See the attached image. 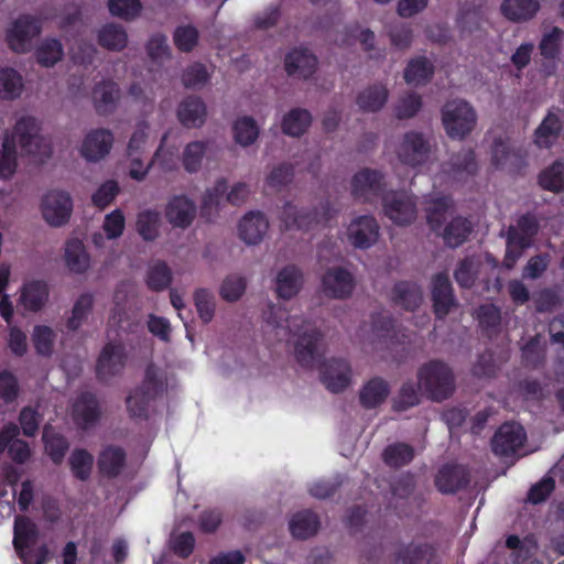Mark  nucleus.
<instances>
[{"label": "nucleus", "mask_w": 564, "mask_h": 564, "mask_svg": "<svg viewBox=\"0 0 564 564\" xmlns=\"http://www.w3.org/2000/svg\"><path fill=\"white\" fill-rule=\"evenodd\" d=\"M329 207L323 206V213L313 212L306 208H299L296 205L286 203L280 213V219L285 229L308 230L314 226L327 221Z\"/></svg>", "instance_id": "nucleus-17"}, {"label": "nucleus", "mask_w": 564, "mask_h": 564, "mask_svg": "<svg viewBox=\"0 0 564 564\" xmlns=\"http://www.w3.org/2000/svg\"><path fill=\"white\" fill-rule=\"evenodd\" d=\"M312 124V115L308 110L294 108L288 111L281 120V130L284 134L299 138L303 135Z\"/></svg>", "instance_id": "nucleus-41"}, {"label": "nucleus", "mask_w": 564, "mask_h": 564, "mask_svg": "<svg viewBox=\"0 0 564 564\" xmlns=\"http://www.w3.org/2000/svg\"><path fill=\"white\" fill-rule=\"evenodd\" d=\"M259 135L260 127L252 117L241 116L234 121L232 138L238 145L248 148L256 143Z\"/></svg>", "instance_id": "nucleus-44"}, {"label": "nucleus", "mask_w": 564, "mask_h": 564, "mask_svg": "<svg viewBox=\"0 0 564 564\" xmlns=\"http://www.w3.org/2000/svg\"><path fill=\"white\" fill-rule=\"evenodd\" d=\"M387 183L384 175L372 169H362L354 174L350 181V192L359 203H373L384 192Z\"/></svg>", "instance_id": "nucleus-11"}, {"label": "nucleus", "mask_w": 564, "mask_h": 564, "mask_svg": "<svg viewBox=\"0 0 564 564\" xmlns=\"http://www.w3.org/2000/svg\"><path fill=\"white\" fill-rule=\"evenodd\" d=\"M95 306V294L83 292L74 301L65 325L68 330L76 332L87 324Z\"/></svg>", "instance_id": "nucleus-31"}, {"label": "nucleus", "mask_w": 564, "mask_h": 564, "mask_svg": "<svg viewBox=\"0 0 564 564\" xmlns=\"http://www.w3.org/2000/svg\"><path fill=\"white\" fill-rule=\"evenodd\" d=\"M91 97L96 110L101 115H107L116 108L120 90L115 82L102 80L96 84Z\"/></svg>", "instance_id": "nucleus-36"}, {"label": "nucleus", "mask_w": 564, "mask_h": 564, "mask_svg": "<svg viewBox=\"0 0 564 564\" xmlns=\"http://www.w3.org/2000/svg\"><path fill=\"white\" fill-rule=\"evenodd\" d=\"M391 297L395 305L408 311L419 307L423 300L421 289L410 282L397 283L392 290Z\"/></svg>", "instance_id": "nucleus-45"}, {"label": "nucleus", "mask_w": 564, "mask_h": 564, "mask_svg": "<svg viewBox=\"0 0 564 564\" xmlns=\"http://www.w3.org/2000/svg\"><path fill=\"white\" fill-rule=\"evenodd\" d=\"M25 82L20 72L13 67H0V100L13 101L23 95Z\"/></svg>", "instance_id": "nucleus-34"}, {"label": "nucleus", "mask_w": 564, "mask_h": 564, "mask_svg": "<svg viewBox=\"0 0 564 564\" xmlns=\"http://www.w3.org/2000/svg\"><path fill=\"white\" fill-rule=\"evenodd\" d=\"M319 528L318 517L307 510L295 513L289 522L290 532L297 540L310 539L317 533Z\"/></svg>", "instance_id": "nucleus-40"}, {"label": "nucleus", "mask_w": 564, "mask_h": 564, "mask_svg": "<svg viewBox=\"0 0 564 564\" xmlns=\"http://www.w3.org/2000/svg\"><path fill=\"white\" fill-rule=\"evenodd\" d=\"M355 288L352 274L340 267L328 269L322 280L324 294L333 299L349 297Z\"/></svg>", "instance_id": "nucleus-21"}, {"label": "nucleus", "mask_w": 564, "mask_h": 564, "mask_svg": "<svg viewBox=\"0 0 564 564\" xmlns=\"http://www.w3.org/2000/svg\"><path fill=\"white\" fill-rule=\"evenodd\" d=\"M441 121L446 135L452 140L463 141L476 129L478 113L465 99L446 101L441 109Z\"/></svg>", "instance_id": "nucleus-3"}, {"label": "nucleus", "mask_w": 564, "mask_h": 564, "mask_svg": "<svg viewBox=\"0 0 564 564\" xmlns=\"http://www.w3.org/2000/svg\"><path fill=\"white\" fill-rule=\"evenodd\" d=\"M269 229V221L262 213H247L237 225L239 239L247 246L262 242Z\"/></svg>", "instance_id": "nucleus-22"}, {"label": "nucleus", "mask_w": 564, "mask_h": 564, "mask_svg": "<svg viewBox=\"0 0 564 564\" xmlns=\"http://www.w3.org/2000/svg\"><path fill=\"white\" fill-rule=\"evenodd\" d=\"M562 130V119L558 112L549 111L546 117L535 129L534 142L539 148H550L558 139Z\"/></svg>", "instance_id": "nucleus-38"}, {"label": "nucleus", "mask_w": 564, "mask_h": 564, "mask_svg": "<svg viewBox=\"0 0 564 564\" xmlns=\"http://www.w3.org/2000/svg\"><path fill=\"white\" fill-rule=\"evenodd\" d=\"M540 185L554 193L564 189V164L562 162H554L551 166L543 170L539 176Z\"/></svg>", "instance_id": "nucleus-60"}, {"label": "nucleus", "mask_w": 564, "mask_h": 564, "mask_svg": "<svg viewBox=\"0 0 564 564\" xmlns=\"http://www.w3.org/2000/svg\"><path fill=\"white\" fill-rule=\"evenodd\" d=\"M126 454L119 447L109 446L98 457L100 473L108 477H116L124 466Z\"/></svg>", "instance_id": "nucleus-51"}, {"label": "nucleus", "mask_w": 564, "mask_h": 564, "mask_svg": "<svg viewBox=\"0 0 564 564\" xmlns=\"http://www.w3.org/2000/svg\"><path fill=\"white\" fill-rule=\"evenodd\" d=\"M540 9L538 0H503L502 14L510 21L523 22L535 17Z\"/></svg>", "instance_id": "nucleus-42"}, {"label": "nucleus", "mask_w": 564, "mask_h": 564, "mask_svg": "<svg viewBox=\"0 0 564 564\" xmlns=\"http://www.w3.org/2000/svg\"><path fill=\"white\" fill-rule=\"evenodd\" d=\"M451 202L447 197L431 198L426 206V218L434 231H440L447 218Z\"/></svg>", "instance_id": "nucleus-56"}, {"label": "nucleus", "mask_w": 564, "mask_h": 564, "mask_svg": "<svg viewBox=\"0 0 564 564\" xmlns=\"http://www.w3.org/2000/svg\"><path fill=\"white\" fill-rule=\"evenodd\" d=\"M39 538L36 524L26 517L18 516L13 527V546L23 564H30L25 549Z\"/></svg>", "instance_id": "nucleus-27"}, {"label": "nucleus", "mask_w": 564, "mask_h": 564, "mask_svg": "<svg viewBox=\"0 0 564 564\" xmlns=\"http://www.w3.org/2000/svg\"><path fill=\"white\" fill-rule=\"evenodd\" d=\"M395 154L405 165L417 167L425 164L431 154L430 140L419 131H408L400 139Z\"/></svg>", "instance_id": "nucleus-10"}, {"label": "nucleus", "mask_w": 564, "mask_h": 564, "mask_svg": "<svg viewBox=\"0 0 564 564\" xmlns=\"http://www.w3.org/2000/svg\"><path fill=\"white\" fill-rule=\"evenodd\" d=\"M69 466L73 475L80 479L86 480L93 469L94 457L85 449H75L69 456Z\"/></svg>", "instance_id": "nucleus-64"}, {"label": "nucleus", "mask_w": 564, "mask_h": 564, "mask_svg": "<svg viewBox=\"0 0 564 564\" xmlns=\"http://www.w3.org/2000/svg\"><path fill=\"white\" fill-rule=\"evenodd\" d=\"M162 218L159 210L143 209L138 213L135 230L144 241H154L160 237Z\"/></svg>", "instance_id": "nucleus-43"}, {"label": "nucleus", "mask_w": 564, "mask_h": 564, "mask_svg": "<svg viewBox=\"0 0 564 564\" xmlns=\"http://www.w3.org/2000/svg\"><path fill=\"white\" fill-rule=\"evenodd\" d=\"M66 269L73 274H86L91 269V256L85 243L78 238L68 239L63 249Z\"/></svg>", "instance_id": "nucleus-23"}, {"label": "nucleus", "mask_w": 564, "mask_h": 564, "mask_svg": "<svg viewBox=\"0 0 564 564\" xmlns=\"http://www.w3.org/2000/svg\"><path fill=\"white\" fill-rule=\"evenodd\" d=\"M317 66L316 57L307 50H294L285 57V69L289 75L306 79Z\"/></svg>", "instance_id": "nucleus-32"}, {"label": "nucleus", "mask_w": 564, "mask_h": 564, "mask_svg": "<svg viewBox=\"0 0 564 564\" xmlns=\"http://www.w3.org/2000/svg\"><path fill=\"white\" fill-rule=\"evenodd\" d=\"M389 90L386 85L376 83L361 89L356 96V105L361 112L375 113L387 104Z\"/></svg>", "instance_id": "nucleus-29"}, {"label": "nucleus", "mask_w": 564, "mask_h": 564, "mask_svg": "<svg viewBox=\"0 0 564 564\" xmlns=\"http://www.w3.org/2000/svg\"><path fill=\"white\" fill-rule=\"evenodd\" d=\"M11 139L14 148L22 158H29L34 162H43L52 154V148L46 138L41 134V127L36 118L21 116L17 118L11 131L3 135Z\"/></svg>", "instance_id": "nucleus-2"}, {"label": "nucleus", "mask_w": 564, "mask_h": 564, "mask_svg": "<svg viewBox=\"0 0 564 564\" xmlns=\"http://www.w3.org/2000/svg\"><path fill=\"white\" fill-rule=\"evenodd\" d=\"M176 115L184 127L199 128L206 121L207 107L200 98L187 97L180 102Z\"/></svg>", "instance_id": "nucleus-30"}, {"label": "nucleus", "mask_w": 564, "mask_h": 564, "mask_svg": "<svg viewBox=\"0 0 564 564\" xmlns=\"http://www.w3.org/2000/svg\"><path fill=\"white\" fill-rule=\"evenodd\" d=\"M44 221L51 227H62L70 218L73 200L67 192L53 189L45 193L40 203Z\"/></svg>", "instance_id": "nucleus-12"}, {"label": "nucleus", "mask_w": 564, "mask_h": 564, "mask_svg": "<svg viewBox=\"0 0 564 564\" xmlns=\"http://www.w3.org/2000/svg\"><path fill=\"white\" fill-rule=\"evenodd\" d=\"M470 224L462 217L453 218L443 229V238L449 247H458L470 234Z\"/></svg>", "instance_id": "nucleus-55"}, {"label": "nucleus", "mask_w": 564, "mask_h": 564, "mask_svg": "<svg viewBox=\"0 0 564 564\" xmlns=\"http://www.w3.org/2000/svg\"><path fill=\"white\" fill-rule=\"evenodd\" d=\"M384 215L398 226L412 224L417 215L415 197L406 193L392 192L382 198Z\"/></svg>", "instance_id": "nucleus-13"}, {"label": "nucleus", "mask_w": 564, "mask_h": 564, "mask_svg": "<svg viewBox=\"0 0 564 564\" xmlns=\"http://www.w3.org/2000/svg\"><path fill=\"white\" fill-rule=\"evenodd\" d=\"M304 285V275L300 268L286 265L280 269L274 279V291L278 297L291 300L295 297Z\"/></svg>", "instance_id": "nucleus-25"}, {"label": "nucleus", "mask_w": 564, "mask_h": 564, "mask_svg": "<svg viewBox=\"0 0 564 564\" xmlns=\"http://www.w3.org/2000/svg\"><path fill=\"white\" fill-rule=\"evenodd\" d=\"M356 337L362 349L368 354L390 348L394 338V328L389 316H373L370 322L362 323Z\"/></svg>", "instance_id": "nucleus-7"}, {"label": "nucleus", "mask_w": 564, "mask_h": 564, "mask_svg": "<svg viewBox=\"0 0 564 564\" xmlns=\"http://www.w3.org/2000/svg\"><path fill=\"white\" fill-rule=\"evenodd\" d=\"M127 354L121 344H107L97 360L96 372L100 380L108 381L119 376L126 366Z\"/></svg>", "instance_id": "nucleus-18"}, {"label": "nucleus", "mask_w": 564, "mask_h": 564, "mask_svg": "<svg viewBox=\"0 0 564 564\" xmlns=\"http://www.w3.org/2000/svg\"><path fill=\"white\" fill-rule=\"evenodd\" d=\"M151 137L152 129L150 122L144 119L137 121L127 143L126 151L132 154H138L139 152L144 153Z\"/></svg>", "instance_id": "nucleus-57"}, {"label": "nucleus", "mask_w": 564, "mask_h": 564, "mask_svg": "<svg viewBox=\"0 0 564 564\" xmlns=\"http://www.w3.org/2000/svg\"><path fill=\"white\" fill-rule=\"evenodd\" d=\"M124 229V214L117 208L105 215L100 230L90 235V242L100 254L115 257L116 241L123 236Z\"/></svg>", "instance_id": "nucleus-8"}, {"label": "nucleus", "mask_w": 564, "mask_h": 564, "mask_svg": "<svg viewBox=\"0 0 564 564\" xmlns=\"http://www.w3.org/2000/svg\"><path fill=\"white\" fill-rule=\"evenodd\" d=\"M193 300L199 319L204 324L210 323L216 312L215 295L207 289H197L193 294Z\"/></svg>", "instance_id": "nucleus-58"}, {"label": "nucleus", "mask_w": 564, "mask_h": 564, "mask_svg": "<svg viewBox=\"0 0 564 564\" xmlns=\"http://www.w3.org/2000/svg\"><path fill=\"white\" fill-rule=\"evenodd\" d=\"M478 272L479 261L475 258H466L458 263L454 278L460 288L469 289L474 285Z\"/></svg>", "instance_id": "nucleus-63"}, {"label": "nucleus", "mask_w": 564, "mask_h": 564, "mask_svg": "<svg viewBox=\"0 0 564 564\" xmlns=\"http://www.w3.org/2000/svg\"><path fill=\"white\" fill-rule=\"evenodd\" d=\"M70 415L78 427L88 429L93 426L100 415L95 397L90 393L80 394L72 405Z\"/></svg>", "instance_id": "nucleus-28"}, {"label": "nucleus", "mask_w": 564, "mask_h": 564, "mask_svg": "<svg viewBox=\"0 0 564 564\" xmlns=\"http://www.w3.org/2000/svg\"><path fill=\"white\" fill-rule=\"evenodd\" d=\"M213 141L210 140H196L189 142L183 151L182 162L184 169L188 173L197 172L203 163V159L208 151L212 150Z\"/></svg>", "instance_id": "nucleus-48"}, {"label": "nucleus", "mask_w": 564, "mask_h": 564, "mask_svg": "<svg viewBox=\"0 0 564 564\" xmlns=\"http://www.w3.org/2000/svg\"><path fill=\"white\" fill-rule=\"evenodd\" d=\"M268 327H271L279 340L293 337L294 356L297 362L306 368L319 365L323 355L322 336L317 328L300 317L288 318L283 308L269 305L263 313Z\"/></svg>", "instance_id": "nucleus-1"}, {"label": "nucleus", "mask_w": 564, "mask_h": 564, "mask_svg": "<svg viewBox=\"0 0 564 564\" xmlns=\"http://www.w3.org/2000/svg\"><path fill=\"white\" fill-rule=\"evenodd\" d=\"M479 165L473 149L464 148L453 154L444 166V173L455 182H466L477 175Z\"/></svg>", "instance_id": "nucleus-20"}, {"label": "nucleus", "mask_w": 564, "mask_h": 564, "mask_svg": "<svg viewBox=\"0 0 564 564\" xmlns=\"http://www.w3.org/2000/svg\"><path fill=\"white\" fill-rule=\"evenodd\" d=\"M19 152L14 148L11 139L3 137L0 147V180H11L18 169Z\"/></svg>", "instance_id": "nucleus-54"}, {"label": "nucleus", "mask_w": 564, "mask_h": 564, "mask_svg": "<svg viewBox=\"0 0 564 564\" xmlns=\"http://www.w3.org/2000/svg\"><path fill=\"white\" fill-rule=\"evenodd\" d=\"M162 386L160 370L154 366H149L145 371V381L143 387L134 390L127 398V408L131 416L142 417L147 413V405Z\"/></svg>", "instance_id": "nucleus-16"}, {"label": "nucleus", "mask_w": 564, "mask_h": 564, "mask_svg": "<svg viewBox=\"0 0 564 564\" xmlns=\"http://www.w3.org/2000/svg\"><path fill=\"white\" fill-rule=\"evenodd\" d=\"M322 381L332 392H341L351 382V367L344 359H329L324 362Z\"/></svg>", "instance_id": "nucleus-24"}, {"label": "nucleus", "mask_w": 564, "mask_h": 564, "mask_svg": "<svg viewBox=\"0 0 564 564\" xmlns=\"http://www.w3.org/2000/svg\"><path fill=\"white\" fill-rule=\"evenodd\" d=\"M34 56L42 67H53L64 57L63 44L56 39H44L35 48Z\"/></svg>", "instance_id": "nucleus-49"}, {"label": "nucleus", "mask_w": 564, "mask_h": 564, "mask_svg": "<svg viewBox=\"0 0 564 564\" xmlns=\"http://www.w3.org/2000/svg\"><path fill=\"white\" fill-rule=\"evenodd\" d=\"M167 133H164L161 138L160 145L151 158V164L153 167H158L164 173L174 172L178 167V150L174 145H167Z\"/></svg>", "instance_id": "nucleus-47"}, {"label": "nucleus", "mask_w": 564, "mask_h": 564, "mask_svg": "<svg viewBox=\"0 0 564 564\" xmlns=\"http://www.w3.org/2000/svg\"><path fill=\"white\" fill-rule=\"evenodd\" d=\"M347 239L357 249H368L380 238V225L372 215L354 217L347 226Z\"/></svg>", "instance_id": "nucleus-15"}, {"label": "nucleus", "mask_w": 564, "mask_h": 564, "mask_svg": "<svg viewBox=\"0 0 564 564\" xmlns=\"http://www.w3.org/2000/svg\"><path fill=\"white\" fill-rule=\"evenodd\" d=\"M164 216L173 228L187 229L197 217V204L187 194L172 195L165 204Z\"/></svg>", "instance_id": "nucleus-14"}, {"label": "nucleus", "mask_w": 564, "mask_h": 564, "mask_svg": "<svg viewBox=\"0 0 564 564\" xmlns=\"http://www.w3.org/2000/svg\"><path fill=\"white\" fill-rule=\"evenodd\" d=\"M48 294V286L45 282L31 281L22 288L19 302L24 310L39 312L45 306Z\"/></svg>", "instance_id": "nucleus-37"}, {"label": "nucleus", "mask_w": 564, "mask_h": 564, "mask_svg": "<svg viewBox=\"0 0 564 564\" xmlns=\"http://www.w3.org/2000/svg\"><path fill=\"white\" fill-rule=\"evenodd\" d=\"M172 279L173 273L167 263L156 260L149 267L145 282L149 289L160 292L170 286Z\"/></svg>", "instance_id": "nucleus-53"}, {"label": "nucleus", "mask_w": 564, "mask_h": 564, "mask_svg": "<svg viewBox=\"0 0 564 564\" xmlns=\"http://www.w3.org/2000/svg\"><path fill=\"white\" fill-rule=\"evenodd\" d=\"M468 482L465 467L459 465H446L440 469L435 478V485L441 492L453 494Z\"/></svg>", "instance_id": "nucleus-33"}, {"label": "nucleus", "mask_w": 564, "mask_h": 564, "mask_svg": "<svg viewBox=\"0 0 564 564\" xmlns=\"http://www.w3.org/2000/svg\"><path fill=\"white\" fill-rule=\"evenodd\" d=\"M42 32L41 21L31 14H21L12 19L4 32L8 47L17 54H26L32 51L33 43Z\"/></svg>", "instance_id": "nucleus-5"}, {"label": "nucleus", "mask_w": 564, "mask_h": 564, "mask_svg": "<svg viewBox=\"0 0 564 564\" xmlns=\"http://www.w3.org/2000/svg\"><path fill=\"white\" fill-rule=\"evenodd\" d=\"M431 292L434 312L442 318L456 305L448 276L444 273L435 274L432 279Z\"/></svg>", "instance_id": "nucleus-26"}, {"label": "nucleus", "mask_w": 564, "mask_h": 564, "mask_svg": "<svg viewBox=\"0 0 564 564\" xmlns=\"http://www.w3.org/2000/svg\"><path fill=\"white\" fill-rule=\"evenodd\" d=\"M227 192V182L219 180L203 196L200 213L207 221H213L219 210L220 197Z\"/></svg>", "instance_id": "nucleus-52"}, {"label": "nucleus", "mask_w": 564, "mask_h": 564, "mask_svg": "<svg viewBox=\"0 0 564 564\" xmlns=\"http://www.w3.org/2000/svg\"><path fill=\"white\" fill-rule=\"evenodd\" d=\"M56 332L46 325L35 326L32 333V341L36 352L50 357L54 351Z\"/></svg>", "instance_id": "nucleus-59"}, {"label": "nucleus", "mask_w": 564, "mask_h": 564, "mask_svg": "<svg viewBox=\"0 0 564 564\" xmlns=\"http://www.w3.org/2000/svg\"><path fill=\"white\" fill-rule=\"evenodd\" d=\"M108 9L112 17L129 22L140 17L142 4L140 0H108Z\"/></svg>", "instance_id": "nucleus-61"}, {"label": "nucleus", "mask_w": 564, "mask_h": 564, "mask_svg": "<svg viewBox=\"0 0 564 564\" xmlns=\"http://www.w3.org/2000/svg\"><path fill=\"white\" fill-rule=\"evenodd\" d=\"M389 394V383L383 378L375 377L364 384L359 399L365 408L372 409L383 403Z\"/></svg>", "instance_id": "nucleus-39"}, {"label": "nucleus", "mask_w": 564, "mask_h": 564, "mask_svg": "<svg viewBox=\"0 0 564 564\" xmlns=\"http://www.w3.org/2000/svg\"><path fill=\"white\" fill-rule=\"evenodd\" d=\"M115 144V134L106 128H94L88 130L79 145L78 153L87 163H99L106 160Z\"/></svg>", "instance_id": "nucleus-9"}, {"label": "nucleus", "mask_w": 564, "mask_h": 564, "mask_svg": "<svg viewBox=\"0 0 564 564\" xmlns=\"http://www.w3.org/2000/svg\"><path fill=\"white\" fill-rule=\"evenodd\" d=\"M539 231V224L531 215H523L517 224L510 226L507 230V248L503 264L512 269L517 261L522 257L523 251L532 243L533 237Z\"/></svg>", "instance_id": "nucleus-6"}, {"label": "nucleus", "mask_w": 564, "mask_h": 564, "mask_svg": "<svg viewBox=\"0 0 564 564\" xmlns=\"http://www.w3.org/2000/svg\"><path fill=\"white\" fill-rule=\"evenodd\" d=\"M564 40V31L557 26L542 35L539 48L541 55L545 58L554 59L561 52V44Z\"/></svg>", "instance_id": "nucleus-62"}, {"label": "nucleus", "mask_w": 564, "mask_h": 564, "mask_svg": "<svg viewBox=\"0 0 564 564\" xmlns=\"http://www.w3.org/2000/svg\"><path fill=\"white\" fill-rule=\"evenodd\" d=\"M419 390L435 401L448 398L455 389L454 375L451 368L442 361H430L417 371Z\"/></svg>", "instance_id": "nucleus-4"}, {"label": "nucleus", "mask_w": 564, "mask_h": 564, "mask_svg": "<svg viewBox=\"0 0 564 564\" xmlns=\"http://www.w3.org/2000/svg\"><path fill=\"white\" fill-rule=\"evenodd\" d=\"M434 74L433 63L423 56L412 58L404 70V79L409 85L421 86L429 83Z\"/></svg>", "instance_id": "nucleus-46"}, {"label": "nucleus", "mask_w": 564, "mask_h": 564, "mask_svg": "<svg viewBox=\"0 0 564 564\" xmlns=\"http://www.w3.org/2000/svg\"><path fill=\"white\" fill-rule=\"evenodd\" d=\"M293 166L288 163H280L267 173L263 189L268 194L281 192L293 180Z\"/></svg>", "instance_id": "nucleus-50"}, {"label": "nucleus", "mask_w": 564, "mask_h": 564, "mask_svg": "<svg viewBox=\"0 0 564 564\" xmlns=\"http://www.w3.org/2000/svg\"><path fill=\"white\" fill-rule=\"evenodd\" d=\"M525 432L517 423H506L492 437V451L499 456H509L517 453L524 444Z\"/></svg>", "instance_id": "nucleus-19"}, {"label": "nucleus", "mask_w": 564, "mask_h": 564, "mask_svg": "<svg viewBox=\"0 0 564 564\" xmlns=\"http://www.w3.org/2000/svg\"><path fill=\"white\" fill-rule=\"evenodd\" d=\"M98 44L111 52H121L128 46L127 30L117 23L110 22L101 25L97 31Z\"/></svg>", "instance_id": "nucleus-35"}]
</instances>
